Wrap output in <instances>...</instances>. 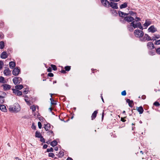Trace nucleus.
I'll use <instances>...</instances> for the list:
<instances>
[{
    "mask_svg": "<svg viewBox=\"0 0 160 160\" xmlns=\"http://www.w3.org/2000/svg\"><path fill=\"white\" fill-rule=\"evenodd\" d=\"M47 134L49 135H51L52 136H54L53 132L52 130H49V131L47 132Z\"/></svg>",
    "mask_w": 160,
    "mask_h": 160,
    "instance_id": "72a5a7b5",
    "label": "nucleus"
},
{
    "mask_svg": "<svg viewBox=\"0 0 160 160\" xmlns=\"http://www.w3.org/2000/svg\"><path fill=\"white\" fill-rule=\"evenodd\" d=\"M48 147V146L47 145V144H44L43 146V149H46V148Z\"/></svg>",
    "mask_w": 160,
    "mask_h": 160,
    "instance_id": "4d7b16f0",
    "label": "nucleus"
},
{
    "mask_svg": "<svg viewBox=\"0 0 160 160\" xmlns=\"http://www.w3.org/2000/svg\"><path fill=\"white\" fill-rule=\"evenodd\" d=\"M142 98L143 99H145L146 98V96L145 95H142Z\"/></svg>",
    "mask_w": 160,
    "mask_h": 160,
    "instance_id": "13d9d810",
    "label": "nucleus"
},
{
    "mask_svg": "<svg viewBox=\"0 0 160 160\" xmlns=\"http://www.w3.org/2000/svg\"><path fill=\"white\" fill-rule=\"evenodd\" d=\"M136 18L137 20H135V21H137V22H138V21H140L141 20V19L139 18L136 17Z\"/></svg>",
    "mask_w": 160,
    "mask_h": 160,
    "instance_id": "052dcab7",
    "label": "nucleus"
},
{
    "mask_svg": "<svg viewBox=\"0 0 160 160\" xmlns=\"http://www.w3.org/2000/svg\"><path fill=\"white\" fill-rule=\"evenodd\" d=\"M104 116V111H103V112L102 113V120Z\"/></svg>",
    "mask_w": 160,
    "mask_h": 160,
    "instance_id": "0e129e2a",
    "label": "nucleus"
},
{
    "mask_svg": "<svg viewBox=\"0 0 160 160\" xmlns=\"http://www.w3.org/2000/svg\"><path fill=\"white\" fill-rule=\"evenodd\" d=\"M4 26V23L3 22L1 21L0 22V28H2Z\"/></svg>",
    "mask_w": 160,
    "mask_h": 160,
    "instance_id": "c03bdc74",
    "label": "nucleus"
},
{
    "mask_svg": "<svg viewBox=\"0 0 160 160\" xmlns=\"http://www.w3.org/2000/svg\"><path fill=\"white\" fill-rule=\"evenodd\" d=\"M126 92L125 90H124L121 92V95L122 96H125L126 95Z\"/></svg>",
    "mask_w": 160,
    "mask_h": 160,
    "instance_id": "49530a36",
    "label": "nucleus"
},
{
    "mask_svg": "<svg viewBox=\"0 0 160 160\" xmlns=\"http://www.w3.org/2000/svg\"><path fill=\"white\" fill-rule=\"evenodd\" d=\"M102 3L106 7H109L110 2L107 0H101Z\"/></svg>",
    "mask_w": 160,
    "mask_h": 160,
    "instance_id": "9d476101",
    "label": "nucleus"
},
{
    "mask_svg": "<svg viewBox=\"0 0 160 160\" xmlns=\"http://www.w3.org/2000/svg\"><path fill=\"white\" fill-rule=\"evenodd\" d=\"M124 20L128 22H131L133 21L134 20L133 17L131 16H126L124 18Z\"/></svg>",
    "mask_w": 160,
    "mask_h": 160,
    "instance_id": "f8f14e48",
    "label": "nucleus"
},
{
    "mask_svg": "<svg viewBox=\"0 0 160 160\" xmlns=\"http://www.w3.org/2000/svg\"><path fill=\"white\" fill-rule=\"evenodd\" d=\"M7 94L5 92L3 91H0V98L4 99L6 96Z\"/></svg>",
    "mask_w": 160,
    "mask_h": 160,
    "instance_id": "412c9836",
    "label": "nucleus"
},
{
    "mask_svg": "<svg viewBox=\"0 0 160 160\" xmlns=\"http://www.w3.org/2000/svg\"><path fill=\"white\" fill-rule=\"evenodd\" d=\"M121 121L123 122H125L126 121V120H125L123 118H121Z\"/></svg>",
    "mask_w": 160,
    "mask_h": 160,
    "instance_id": "680f3d73",
    "label": "nucleus"
},
{
    "mask_svg": "<svg viewBox=\"0 0 160 160\" xmlns=\"http://www.w3.org/2000/svg\"><path fill=\"white\" fill-rule=\"evenodd\" d=\"M16 65L15 63L13 61L10 62L9 63V66L10 68L11 69L14 68Z\"/></svg>",
    "mask_w": 160,
    "mask_h": 160,
    "instance_id": "aec40b11",
    "label": "nucleus"
},
{
    "mask_svg": "<svg viewBox=\"0 0 160 160\" xmlns=\"http://www.w3.org/2000/svg\"><path fill=\"white\" fill-rule=\"evenodd\" d=\"M52 70L54 71H56L57 70V68L56 65L53 64H51V65Z\"/></svg>",
    "mask_w": 160,
    "mask_h": 160,
    "instance_id": "c9c22d12",
    "label": "nucleus"
},
{
    "mask_svg": "<svg viewBox=\"0 0 160 160\" xmlns=\"http://www.w3.org/2000/svg\"><path fill=\"white\" fill-rule=\"evenodd\" d=\"M98 111L97 110H96L94 111L92 113L91 118L92 120H93L97 116V114L98 113Z\"/></svg>",
    "mask_w": 160,
    "mask_h": 160,
    "instance_id": "4be33fe9",
    "label": "nucleus"
},
{
    "mask_svg": "<svg viewBox=\"0 0 160 160\" xmlns=\"http://www.w3.org/2000/svg\"><path fill=\"white\" fill-rule=\"evenodd\" d=\"M66 160H73L70 157H68Z\"/></svg>",
    "mask_w": 160,
    "mask_h": 160,
    "instance_id": "69168bd1",
    "label": "nucleus"
},
{
    "mask_svg": "<svg viewBox=\"0 0 160 160\" xmlns=\"http://www.w3.org/2000/svg\"><path fill=\"white\" fill-rule=\"evenodd\" d=\"M22 81V79L21 78L17 77H14L12 79L13 82L15 85L19 84Z\"/></svg>",
    "mask_w": 160,
    "mask_h": 160,
    "instance_id": "20e7f679",
    "label": "nucleus"
},
{
    "mask_svg": "<svg viewBox=\"0 0 160 160\" xmlns=\"http://www.w3.org/2000/svg\"><path fill=\"white\" fill-rule=\"evenodd\" d=\"M160 38V35H154L152 38H151V40L155 41L156 40V39H158Z\"/></svg>",
    "mask_w": 160,
    "mask_h": 160,
    "instance_id": "a878e982",
    "label": "nucleus"
},
{
    "mask_svg": "<svg viewBox=\"0 0 160 160\" xmlns=\"http://www.w3.org/2000/svg\"><path fill=\"white\" fill-rule=\"evenodd\" d=\"M142 42H145L146 41L151 40V38L147 34H145L144 37L140 39Z\"/></svg>",
    "mask_w": 160,
    "mask_h": 160,
    "instance_id": "39448f33",
    "label": "nucleus"
},
{
    "mask_svg": "<svg viewBox=\"0 0 160 160\" xmlns=\"http://www.w3.org/2000/svg\"><path fill=\"white\" fill-rule=\"evenodd\" d=\"M134 34L136 37L140 38L143 36L144 33L142 30L137 29L134 31Z\"/></svg>",
    "mask_w": 160,
    "mask_h": 160,
    "instance_id": "7ed1b4c3",
    "label": "nucleus"
},
{
    "mask_svg": "<svg viewBox=\"0 0 160 160\" xmlns=\"http://www.w3.org/2000/svg\"><path fill=\"white\" fill-rule=\"evenodd\" d=\"M38 125L39 128L40 129L42 128V125L41 123L40 122H38Z\"/></svg>",
    "mask_w": 160,
    "mask_h": 160,
    "instance_id": "de8ad7c7",
    "label": "nucleus"
},
{
    "mask_svg": "<svg viewBox=\"0 0 160 160\" xmlns=\"http://www.w3.org/2000/svg\"><path fill=\"white\" fill-rule=\"evenodd\" d=\"M10 111L17 112L20 110V107L19 105L17 103H15L13 107H10L9 108Z\"/></svg>",
    "mask_w": 160,
    "mask_h": 160,
    "instance_id": "f257e3e1",
    "label": "nucleus"
},
{
    "mask_svg": "<svg viewBox=\"0 0 160 160\" xmlns=\"http://www.w3.org/2000/svg\"><path fill=\"white\" fill-rule=\"evenodd\" d=\"M52 70L51 68L50 67H49L48 69H47V71L48 72H52Z\"/></svg>",
    "mask_w": 160,
    "mask_h": 160,
    "instance_id": "603ef678",
    "label": "nucleus"
},
{
    "mask_svg": "<svg viewBox=\"0 0 160 160\" xmlns=\"http://www.w3.org/2000/svg\"><path fill=\"white\" fill-rule=\"evenodd\" d=\"M4 42L3 41L0 42V48L2 49L4 47Z\"/></svg>",
    "mask_w": 160,
    "mask_h": 160,
    "instance_id": "473e14b6",
    "label": "nucleus"
},
{
    "mask_svg": "<svg viewBox=\"0 0 160 160\" xmlns=\"http://www.w3.org/2000/svg\"><path fill=\"white\" fill-rule=\"evenodd\" d=\"M0 82L2 83H5L4 78L2 77H0Z\"/></svg>",
    "mask_w": 160,
    "mask_h": 160,
    "instance_id": "e433bc0d",
    "label": "nucleus"
},
{
    "mask_svg": "<svg viewBox=\"0 0 160 160\" xmlns=\"http://www.w3.org/2000/svg\"><path fill=\"white\" fill-rule=\"evenodd\" d=\"M137 108L138 111L139 112L140 114H141L143 113L144 110L142 106H141L139 107H137Z\"/></svg>",
    "mask_w": 160,
    "mask_h": 160,
    "instance_id": "6ab92c4d",
    "label": "nucleus"
},
{
    "mask_svg": "<svg viewBox=\"0 0 160 160\" xmlns=\"http://www.w3.org/2000/svg\"><path fill=\"white\" fill-rule=\"evenodd\" d=\"M30 109H32V111L33 112H34L35 111H36V107L34 105L32 106L31 107Z\"/></svg>",
    "mask_w": 160,
    "mask_h": 160,
    "instance_id": "4c0bfd02",
    "label": "nucleus"
},
{
    "mask_svg": "<svg viewBox=\"0 0 160 160\" xmlns=\"http://www.w3.org/2000/svg\"><path fill=\"white\" fill-rule=\"evenodd\" d=\"M154 54V52H152V51H151V52H150L149 53V54L151 55H153Z\"/></svg>",
    "mask_w": 160,
    "mask_h": 160,
    "instance_id": "e2e57ef3",
    "label": "nucleus"
},
{
    "mask_svg": "<svg viewBox=\"0 0 160 160\" xmlns=\"http://www.w3.org/2000/svg\"><path fill=\"white\" fill-rule=\"evenodd\" d=\"M118 14L119 16L120 17L125 18V16L128 14V13H126L124 12H123L121 11H119L118 12Z\"/></svg>",
    "mask_w": 160,
    "mask_h": 160,
    "instance_id": "dca6fc26",
    "label": "nucleus"
},
{
    "mask_svg": "<svg viewBox=\"0 0 160 160\" xmlns=\"http://www.w3.org/2000/svg\"><path fill=\"white\" fill-rule=\"evenodd\" d=\"M49 110H50V111L51 112L52 110V108H49Z\"/></svg>",
    "mask_w": 160,
    "mask_h": 160,
    "instance_id": "774afa93",
    "label": "nucleus"
},
{
    "mask_svg": "<svg viewBox=\"0 0 160 160\" xmlns=\"http://www.w3.org/2000/svg\"><path fill=\"white\" fill-rule=\"evenodd\" d=\"M3 64V62L2 61H0V69L2 68V65Z\"/></svg>",
    "mask_w": 160,
    "mask_h": 160,
    "instance_id": "3c124183",
    "label": "nucleus"
},
{
    "mask_svg": "<svg viewBox=\"0 0 160 160\" xmlns=\"http://www.w3.org/2000/svg\"><path fill=\"white\" fill-rule=\"evenodd\" d=\"M64 151H60L59 153L57 155L58 158H62L64 155Z\"/></svg>",
    "mask_w": 160,
    "mask_h": 160,
    "instance_id": "bb28decb",
    "label": "nucleus"
},
{
    "mask_svg": "<svg viewBox=\"0 0 160 160\" xmlns=\"http://www.w3.org/2000/svg\"><path fill=\"white\" fill-rule=\"evenodd\" d=\"M154 44L156 45H158L160 44V40L156 41Z\"/></svg>",
    "mask_w": 160,
    "mask_h": 160,
    "instance_id": "37998d69",
    "label": "nucleus"
},
{
    "mask_svg": "<svg viewBox=\"0 0 160 160\" xmlns=\"http://www.w3.org/2000/svg\"><path fill=\"white\" fill-rule=\"evenodd\" d=\"M0 109L2 111L5 112L7 111L6 106L4 105H0Z\"/></svg>",
    "mask_w": 160,
    "mask_h": 160,
    "instance_id": "5701e85b",
    "label": "nucleus"
},
{
    "mask_svg": "<svg viewBox=\"0 0 160 160\" xmlns=\"http://www.w3.org/2000/svg\"><path fill=\"white\" fill-rule=\"evenodd\" d=\"M64 68L65 69V70L67 71H69L71 69V66H67L65 67Z\"/></svg>",
    "mask_w": 160,
    "mask_h": 160,
    "instance_id": "f704fd0d",
    "label": "nucleus"
},
{
    "mask_svg": "<svg viewBox=\"0 0 160 160\" xmlns=\"http://www.w3.org/2000/svg\"><path fill=\"white\" fill-rule=\"evenodd\" d=\"M51 95V98H50V100L51 102V104L52 105H55L57 104L56 102L54 100H53L52 98V94H50Z\"/></svg>",
    "mask_w": 160,
    "mask_h": 160,
    "instance_id": "b1692460",
    "label": "nucleus"
},
{
    "mask_svg": "<svg viewBox=\"0 0 160 160\" xmlns=\"http://www.w3.org/2000/svg\"><path fill=\"white\" fill-rule=\"evenodd\" d=\"M48 76L50 77H53L54 76L53 74L52 73H49L48 74Z\"/></svg>",
    "mask_w": 160,
    "mask_h": 160,
    "instance_id": "8fccbe9b",
    "label": "nucleus"
},
{
    "mask_svg": "<svg viewBox=\"0 0 160 160\" xmlns=\"http://www.w3.org/2000/svg\"><path fill=\"white\" fill-rule=\"evenodd\" d=\"M111 2H119L120 0H109Z\"/></svg>",
    "mask_w": 160,
    "mask_h": 160,
    "instance_id": "5fc2aeb1",
    "label": "nucleus"
},
{
    "mask_svg": "<svg viewBox=\"0 0 160 160\" xmlns=\"http://www.w3.org/2000/svg\"><path fill=\"white\" fill-rule=\"evenodd\" d=\"M20 71V69L18 68H15L13 70L12 73L14 76H17L19 74Z\"/></svg>",
    "mask_w": 160,
    "mask_h": 160,
    "instance_id": "0eeeda50",
    "label": "nucleus"
},
{
    "mask_svg": "<svg viewBox=\"0 0 160 160\" xmlns=\"http://www.w3.org/2000/svg\"><path fill=\"white\" fill-rule=\"evenodd\" d=\"M40 138V141L42 142L43 143H45V139L43 138V137L42 136Z\"/></svg>",
    "mask_w": 160,
    "mask_h": 160,
    "instance_id": "79ce46f5",
    "label": "nucleus"
},
{
    "mask_svg": "<svg viewBox=\"0 0 160 160\" xmlns=\"http://www.w3.org/2000/svg\"><path fill=\"white\" fill-rule=\"evenodd\" d=\"M48 156L49 157H51L52 158H54L55 156V155H54V154L53 153L50 152V153H49L48 154Z\"/></svg>",
    "mask_w": 160,
    "mask_h": 160,
    "instance_id": "58836bf2",
    "label": "nucleus"
},
{
    "mask_svg": "<svg viewBox=\"0 0 160 160\" xmlns=\"http://www.w3.org/2000/svg\"><path fill=\"white\" fill-rule=\"evenodd\" d=\"M8 57V55L6 52L4 51L1 54V58L2 59H6Z\"/></svg>",
    "mask_w": 160,
    "mask_h": 160,
    "instance_id": "2eb2a0df",
    "label": "nucleus"
},
{
    "mask_svg": "<svg viewBox=\"0 0 160 160\" xmlns=\"http://www.w3.org/2000/svg\"><path fill=\"white\" fill-rule=\"evenodd\" d=\"M47 151L48 152H53V149L51 147L50 149H47Z\"/></svg>",
    "mask_w": 160,
    "mask_h": 160,
    "instance_id": "a19ab883",
    "label": "nucleus"
},
{
    "mask_svg": "<svg viewBox=\"0 0 160 160\" xmlns=\"http://www.w3.org/2000/svg\"><path fill=\"white\" fill-rule=\"evenodd\" d=\"M127 7V3L125 2L121 5L120 7L121 9L125 8Z\"/></svg>",
    "mask_w": 160,
    "mask_h": 160,
    "instance_id": "2f4dec72",
    "label": "nucleus"
},
{
    "mask_svg": "<svg viewBox=\"0 0 160 160\" xmlns=\"http://www.w3.org/2000/svg\"><path fill=\"white\" fill-rule=\"evenodd\" d=\"M60 72L61 73L64 74L65 73H66V71L63 69Z\"/></svg>",
    "mask_w": 160,
    "mask_h": 160,
    "instance_id": "bf43d9fd",
    "label": "nucleus"
},
{
    "mask_svg": "<svg viewBox=\"0 0 160 160\" xmlns=\"http://www.w3.org/2000/svg\"><path fill=\"white\" fill-rule=\"evenodd\" d=\"M156 52L158 54H160V47L156 49Z\"/></svg>",
    "mask_w": 160,
    "mask_h": 160,
    "instance_id": "a18cd8bd",
    "label": "nucleus"
},
{
    "mask_svg": "<svg viewBox=\"0 0 160 160\" xmlns=\"http://www.w3.org/2000/svg\"><path fill=\"white\" fill-rule=\"evenodd\" d=\"M28 90H27L26 89L25 90H24V91L23 92L25 94H27L28 93Z\"/></svg>",
    "mask_w": 160,
    "mask_h": 160,
    "instance_id": "6e6d98bb",
    "label": "nucleus"
},
{
    "mask_svg": "<svg viewBox=\"0 0 160 160\" xmlns=\"http://www.w3.org/2000/svg\"><path fill=\"white\" fill-rule=\"evenodd\" d=\"M153 105L156 106L158 107L160 105V104L159 102L156 101L154 103Z\"/></svg>",
    "mask_w": 160,
    "mask_h": 160,
    "instance_id": "ea45409f",
    "label": "nucleus"
},
{
    "mask_svg": "<svg viewBox=\"0 0 160 160\" xmlns=\"http://www.w3.org/2000/svg\"><path fill=\"white\" fill-rule=\"evenodd\" d=\"M157 31V29L154 25L151 26L148 29V31L149 32H151L153 33Z\"/></svg>",
    "mask_w": 160,
    "mask_h": 160,
    "instance_id": "423d86ee",
    "label": "nucleus"
},
{
    "mask_svg": "<svg viewBox=\"0 0 160 160\" xmlns=\"http://www.w3.org/2000/svg\"><path fill=\"white\" fill-rule=\"evenodd\" d=\"M111 7L113 9H117L118 8V6L117 3H115L113 2H110L109 7Z\"/></svg>",
    "mask_w": 160,
    "mask_h": 160,
    "instance_id": "1a4fd4ad",
    "label": "nucleus"
},
{
    "mask_svg": "<svg viewBox=\"0 0 160 160\" xmlns=\"http://www.w3.org/2000/svg\"><path fill=\"white\" fill-rule=\"evenodd\" d=\"M151 24V22L150 21L148 20H146L145 23L144 24L143 26L144 27H146V28L150 24Z\"/></svg>",
    "mask_w": 160,
    "mask_h": 160,
    "instance_id": "393cba45",
    "label": "nucleus"
},
{
    "mask_svg": "<svg viewBox=\"0 0 160 160\" xmlns=\"http://www.w3.org/2000/svg\"><path fill=\"white\" fill-rule=\"evenodd\" d=\"M57 142L56 140H53L52 142H51L50 143V145L51 146L53 147H54L57 144Z\"/></svg>",
    "mask_w": 160,
    "mask_h": 160,
    "instance_id": "c756f323",
    "label": "nucleus"
},
{
    "mask_svg": "<svg viewBox=\"0 0 160 160\" xmlns=\"http://www.w3.org/2000/svg\"><path fill=\"white\" fill-rule=\"evenodd\" d=\"M4 74L6 76H9L11 73V71L9 70L8 68H7L3 72Z\"/></svg>",
    "mask_w": 160,
    "mask_h": 160,
    "instance_id": "4468645a",
    "label": "nucleus"
},
{
    "mask_svg": "<svg viewBox=\"0 0 160 160\" xmlns=\"http://www.w3.org/2000/svg\"><path fill=\"white\" fill-rule=\"evenodd\" d=\"M3 87V89L4 90H8L10 89L11 86L10 85L7 84H4L2 85Z\"/></svg>",
    "mask_w": 160,
    "mask_h": 160,
    "instance_id": "a211bd4d",
    "label": "nucleus"
},
{
    "mask_svg": "<svg viewBox=\"0 0 160 160\" xmlns=\"http://www.w3.org/2000/svg\"><path fill=\"white\" fill-rule=\"evenodd\" d=\"M32 129L35 130L36 129V127L34 125L33 123L32 126Z\"/></svg>",
    "mask_w": 160,
    "mask_h": 160,
    "instance_id": "864d4df0",
    "label": "nucleus"
},
{
    "mask_svg": "<svg viewBox=\"0 0 160 160\" xmlns=\"http://www.w3.org/2000/svg\"><path fill=\"white\" fill-rule=\"evenodd\" d=\"M132 26L131 25V23L130 25H128L127 26V28L128 30L130 32H132L133 31V29L132 27Z\"/></svg>",
    "mask_w": 160,
    "mask_h": 160,
    "instance_id": "cd10ccee",
    "label": "nucleus"
},
{
    "mask_svg": "<svg viewBox=\"0 0 160 160\" xmlns=\"http://www.w3.org/2000/svg\"><path fill=\"white\" fill-rule=\"evenodd\" d=\"M131 25L132 26V27L134 28H139L141 30L143 29V27L142 26L140 22H138L137 21H133L131 23Z\"/></svg>",
    "mask_w": 160,
    "mask_h": 160,
    "instance_id": "f03ea898",
    "label": "nucleus"
},
{
    "mask_svg": "<svg viewBox=\"0 0 160 160\" xmlns=\"http://www.w3.org/2000/svg\"><path fill=\"white\" fill-rule=\"evenodd\" d=\"M4 100H5L4 99L0 98V104L1 103H3L4 101Z\"/></svg>",
    "mask_w": 160,
    "mask_h": 160,
    "instance_id": "09e8293b",
    "label": "nucleus"
},
{
    "mask_svg": "<svg viewBox=\"0 0 160 160\" xmlns=\"http://www.w3.org/2000/svg\"><path fill=\"white\" fill-rule=\"evenodd\" d=\"M35 136L36 137L38 138H40L42 136L40 132H38V131L36 132Z\"/></svg>",
    "mask_w": 160,
    "mask_h": 160,
    "instance_id": "7c9ffc66",
    "label": "nucleus"
},
{
    "mask_svg": "<svg viewBox=\"0 0 160 160\" xmlns=\"http://www.w3.org/2000/svg\"><path fill=\"white\" fill-rule=\"evenodd\" d=\"M23 88V86L22 85H16L15 86V89H16L21 90Z\"/></svg>",
    "mask_w": 160,
    "mask_h": 160,
    "instance_id": "c85d7f7f",
    "label": "nucleus"
},
{
    "mask_svg": "<svg viewBox=\"0 0 160 160\" xmlns=\"http://www.w3.org/2000/svg\"><path fill=\"white\" fill-rule=\"evenodd\" d=\"M53 128L52 126H51L50 124L49 123H47L46 124H45L44 128L46 131H49L51 128Z\"/></svg>",
    "mask_w": 160,
    "mask_h": 160,
    "instance_id": "ddd939ff",
    "label": "nucleus"
},
{
    "mask_svg": "<svg viewBox=\"0 0 160 160\" xmlns=\"http://www.w3.org/2000/svg\"><path fill=\"white\" fill-rule=\"evenodd\" d=\"M126 102L128 103L129 106L130 107H132L134 105L133 101L129 99H127Z\"/></svg>",
    "mask_w": 160,
    "mask_h": 160,
    "instance_id": "f3484780",
    "label": "nucleus"
},
{
    "mask_svg": "<svg viewBox=\"0 0 160 160\" xmlns=\"http://www.w3.org/2000/svg\"><path fill=\"white\" fill-rule=\"evenodd\" d=\"M12 90L13 92L17 96H21L22 94V92L18 90L13 88L12 89Z\"/></svg>",
    "mask_w": 160,
    "mask_h": 160,
    "instance_id": "6e6552de",
    "label": "nucleus"
},
{
    "mask_svg": "<svg viewBox=\"0 0 160 160\" xmlns=\"http://www.w3.org/2000/svg\"><path fill=\"white\" fill-rule=\"evenodd\" d=\"M147 46L148 49L152 50L154 48L153 44L151 42H149L147 43Z\"/></svg>",
    "mask_w": 160,
    "mask_h": 160,
    "instance_id": "9b49d317",
    "label": "nucleus"
},
{
    "mask_svg": "<svg viewBox=\"0 0 160 160\" xmlns=\"http://www.w3.org/2000/svg\"><path fill=\"white\" fill-rule=\"evenodd\" d=\"M58 148L57 147H55L54 148V150L56 151H57L58 150Z\"/></svg>",
    "mask_w": 160,
    "mask_h": 160,
    "instance_id": "338daca9",
    "label": "nucleus"
}]
</instances>
